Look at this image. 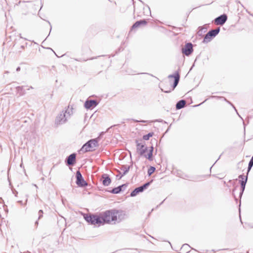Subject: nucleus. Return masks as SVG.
Here are the masks:
<instances>
[{"instance_id":"nucleus-1","label":"nucleus","mask_w":253,"mask_h":253,"mask_svg":"<svg viewBox=\"0 0 253 253\" xmlns=\"http://www.w3.org/2000/svg\"><path fill=\"white\" fill-rule=\"evenodd\" d=\"M101 224H110L111 222H115L118 218L121 220L122 216L124 215L123 211L121 210L113 209L107 210L99 213Z\"/></svg>"},{"instance_id":"nucleus-2","label":"nucleus","mask_w":253,"mask_h":253,"mask_svg":"<svg viewBox=\"0 0 253 253\" xmlns=\"http://www.w3.org/2000/svg\"><path fill=\"white\" fill-rule=\"evenodd\" d=\"M84 218L85 221L89 224H97L99 226L102 225L99 213L98 214L91 213L84 214Z\"/></svg>"},{"instance_id":"nucleus-3","label":"nucleus","mask_w":253,"mask_h":253,"mask_svg":"<svg viewBox=\"0 0 253 253\" xmlns=\"http://www.w3.org/2000/svg\"><path fill=\"white\" fill-rule=\"evenodd\" d=\"M98 146V138L91 139L83 145L80 151H84V152L91 151L94 150V148Z\"/></svg>"},{"instance_id":"nucleus-4","label":"nucleus","mask_w":253,"mask_h":253,"mask_svg":"<svg viewBox=\"0 0 253 253\" xmlns=\"http://www.w3.org/2000/svg\"><path fill=\"white\" fill-rule=\"evenodd\" d=\"M220 27H217L215 29L210 30L205 36L203 41V43H208L210 42L214 38H215L219 33Z\"/></svg>"},{"instance_id":"nucleus-5","label":"nucleus","mask_w":253,"mask_h":253,"mask_svg":"<svg viewBox=\"0 0 253 253\" xmlns=\"http://www.w3.org/2000/svg\"><path fill=\"white\" fill-rule=\"evenodd\" d=\"M153 180L147 182L143 185L135 188L130 194L131 197H135L139 193L143 192L151 184Z\"/></svg>"},{"instance_id":"nucleus-6","label":"nucleus","mask_w":253,"mask_h":253,"mask_svg":"<svg viewBox=\"0 0 253 253\" xmlns=\"http://www.w3.org/2000/svg\"><path fill=\"white\" fill-rule=\"evenodd\" d=\"M76 183L79 187H84L87 185V182L84 180L82 174L79 170L76 172Z\"/></svg>"},{"instance_id":"nucleus-7","label":"nucleus","mask_w":253,"mask_h":253,"mask_svg":"<svg viewBox=\"0 0 253 253\" xmlns=\"http://www.w3.org/2000/svg\"><path fill=\"white\" fill-rule=\"evenodd\" d=\"M135 143L136 144V149L139 154L141 156L144 155L148 151V147L145 146V143H139L137 140H135Z\"/></svg>"},{"instance_id":"nucleus-8","label":"nucleus","mask_w":253,"mask_h":253,"mask_svg":"<svg viewBox=\"0 0 253 253\" xmlns=\"http://www.w3.org/2000/svg\"><path fill=\"white\" fill-rule=\"evenodd\" d=\"M68 119V117L66 116V114H65L63 110L56 117L55 124L56 125H62L64 124Z\"/></svg>"},{"instance_id":"nucleus-9","label":"nucleus","mask_w":253,"mask_h":253,"mask_svg":"<svg viewBox=\"0 0 253 253\" xmlns=\"http://www.w3.org/2000/svg\"><path fill=\"white\" fill-rule=\"evenodd\" d=\"M193 51V44L191 42L186 43L181 49V52L186 56H189Z\"/></svg>"},{"instance_id":"nucleus-10","label":"nucleus","mask_w":253,"mask_h":253,"mask_svg":"<svg viewBox=\"0 0 253 253\" xmlns=\"http://www.w3.org/2000/svg\"><path fill=\"white\" fill-rule=\"evenodd\" d=\"M76 154L74 153L68 156L65 159V163L68 166H73L76 163Z\"/></svg>"},{"instance_id":"nucleus-11","label":"nucleus","mask_w":253,"mask_h":253,"mask_svg":"<svg viewBox=\"0 0 253 253\" xmlns=\"http://www.w3.org/2000/svg\"><path fill=\"white\" fill-rule=\"evenodd\" d=\"M128 184V183H126L125 184H122L121 185H119V186L114 187L109 192L112 194H119L120 192L125 191L126 187H127Z\"/></svg>"},{"instance_id":"nucleus-12","label":"nucleus","mask_w":253,"mask_h":253,"mask_svg":"<svg viewBox=\"0 0 253 253\" xmlns=\"http://www.w3.org/2000/svg\"><path fill=\"white\" fill-rule=\"evenodd\" d=\"M227 20V16L226 14H223L215 18L214 22L217 25H223Z\"/></svg>"},{"instance_id":"nucleus-13","label":"nucleus","mask_w":253,"mask_h":253,"mask_svg":"<svg viewBox=\"0 0 253 253\" xmlns=\"http://www.w3.org/2000/svg\"><path fill=\"white\" fill-rule=\"evenodd\" d=\"M98 104V102L94 99H87L84 104V107L87 109L95 107Z\"/></svg>"},{"instance_id":"nucleus-14","label":"nucleus","mask_w":253,"mask_h":253,"mask_svg":"<svg viewBox=\"0 0 253 253\" xmlns=\"http://www.w3.org/2000/svg\"><path fill=\"white\" fill-rule=\"evenodd\" d=\"M101 180L102 181V184L104 186H109L112 182L110 176L106 173H104L102 175L101 177Z\"/></svg>"},{"instance_id":"nucleus-15","label":"nucleus","mask_w":253,"mask_h":253,"mask_svg":"<svg viewBox=\"0 0 253 253\" xmlns=\"http://www.w3.org/2000/svg\"><path fill=\"white\" fill-rule=\"evenodd\" d=\"M130 166H127L126 165H123L122 167L121 168V169L123 170L124 171L123 173H122V172L119 171V174L117 175L116 176L117 178L118 179H120L122 178V177L126 175L129 170Z\"/></svg>"},{"instance_id":"nucleus-16","label":"nucleus","mask_w":253,"mask_h":253,"mask_svg":"<svg viewBox=\"0 0 253 253\" xmlns=\"http://www.w3.org/2000/svg\"><path fill=\"white\" fill-rule=\"evenodd\" d=\"M147 23V21L146 19H142L138 21H136L131 26V30H132L134 29L139 27L141 25H145Z\"/></svg>"},{"instance_id":"nucleus-17","label":"nucleus","mask_w":253,"mask_h":253,"mask_svg":"<svg viewBox=\"0 0 253 253\" xmlns=\"http://www.w3.org/2000/svg\"><path fill=\"white\" fill-rule=\"evenodd\" d=\"M209 27V24H205L203 26H200L198 28V31L197 32V34L199 36H202L203 34L205 33L207 30L208 27Z\"/></svg>"},{"instance_id":"nucleus-18","label":"nucleus","mask_w":253,"mask_h":253,"mask_svg":"<svg viewBox=\"0 0 253 253\" xmlns=\"http://www.w3.org/2000/svg\"><path fill=\"white\" fill-rule=\"evenodd\" d=\"M180 79H178V78L177 77L174 80L173 84H172V89L170 90H164L163 89L161 88V90L163 92H164L165 93H169L171 92V90H173L174 89V88L177 86V85L178 84V83L179 82Z\"/></svg>"},{"instance_id":"nucleus-19","label":"nucleus","mask_w":253,"mask_h":253,"mask_svg":"<svg viewBox=\"0 0 253 253\" xmlns=\"http://www.w3.org/2000/svg\"><path fill=\"white\" fill-rule=\"evenodd\" d=\"M186 104V102L184 99L179 100L176 104L175 108L176 110H180L183 108Z\"/></svg>"},{"instance_id":"nucleus-20","label":"nucleus","mask_w":253,"mask_h":253,"mask_svg":"<svg viewBox=\"0 0 253 253\" xmlns=\"http://www.w3.org/2000/svg\"><path fill=\"white\" fill-rule=\"evenodd\" d=\"M210 98H218V99H221V98H223L226 102H227L228 104H229L230 105H231L232 107L235 109V111L237 112V114L238 115V116L241 118V116L239 115V114L237 112V110H236V108L235 107V106H234V105L231 103L229 101L227 100L226 99V98H225L224 97H223V96H210Z\"/></svg>"},{"instance_id":"nucleus-21","label":"nucleus","mask_w":253,"mask_h":253,"mask_svg":"<svg viewBox=\"0 0 253 253\" xmlns=\"http://www.w3.org/2000/svg\"><path fill=\"white\" fill-rule=\"evenodd\" d=\"M239 182H240V185H241V189H240V194H239V198L241 199L245 189V187H246V181L245 182V181H243V180H239Z\"/></svg>"},{"instance_id":"nucleus-22","label":"nucleus","mask_w":253,"mask_h":253,"mask_svg":"<svg viewBox=\"0 0 253 253\" xmlns=\"http://www.w3.org/2000/svg\"><path fill=\"white\" fill-rule=\"evenodd\" d=\"M180 70L179 68L178 70L175 71L173 74H171L168 76V78H174V80L177 77L178 78V79H180Z\"/></svg>"},{"instance_id":"nucleus-23","label":"nucleus","mask_w":253,"mask_h":253,"mask_svg":"<svg viewBox=\"0 0 253 253\" xmlns=\"http://www.w3.org/2000/svg\"><path fill=\"white\" fill-rule=\"evenodd\" d=\"M17 91L18 92V93L20 95H23L26 93V91L24 89L23 86H19L16 87V88Z\"/></svg>"},{"instance_id":"nucleus-24","label":"nucleus","mask_w":253,"mask_h":253,"mask_svg":"<svg viewBox=\"0 0 253 253\" xmlns=\"http://www.w3.org/2000/svg\"><path fill=\"white\" fill-rule=\"evenodd\" d=\"M73 108H69V107L68 106V108L64 111V112L65 114H66V116L68 117V119L70 118L71 115L73 114Z\"/></svg>"},{"instance_id":"nucleus-25","label":"nucleus","mask_w":253,"mask_h":253,"mask_svg":"<svg viewBox=\"0 0 253 253\" xmlns=\"http://www.w3.org/2000/svg\"><path fill=\"white\" fill-rule=\"evenodd\" d=\"M43 211L42 210H39L38 212V219L36 221L35 224L36 226H37L39 224V220L41 219L43 217Z\"/></svg>"},{"instance_id":"nucleus-26","label":"nucleus","mask_w":253,"mask_h":253,"mask_svg":"<svg viewBox=\"0 0 253 253\" xmlns=\"http://www.w3.org/2000/svg\"><path fill=\"white\" fill-rule=\"evenodd\" d=\"M154 135V132H150L149 133H148V134H145V135H144L143 136V139L145 140H148L149 139V138L150 137H151L152 136H153Z\"/></svg>"},{"instance_id":"nucleus-27","label":"nucleus","mask_w":253,"mask_h":253,"mask_svg":"<svg viewBox=\"0 0 253 253\" xmlns=\"http://www.w3.org/2000/svg\"><path fill=\"white\" fill-rule=\"evenodd\" d=\"M143 156H144L146 159H147L150 161H152L153 159V153L151 152H148L147 155L144 154Z\"/></svg>"},{"instance_id":"nucleus-28","label":"nucleus","mask_w":253,"mask_h":253,"mask_svg":"<svg viewBox=\"0 0 253 253\" xmlns=\"http://www.w3.org/2000/svg\"><path fill=\"white\" fill-rule=\"evenodd\" d=\"M156 170V168L154 167L151 166L148 169L147 174L148 176L151 175L152 173L154 172Z\"/></svg>"},{"instance_id":"nucleus-29","label":"nucleus","mask_w":253,"mask_h":253,"mask_svg":"<svg viewBox=\"0 0 253 253\" xmlns=\"http://www.w3.org/2000/svg\"><path fill=\"white\" fill-rule=\"evenodd\" d=\"M249 172H247V174L246 176H245L244 174H241L239 176V178L240 179V180H243V181L247 182L248 180V175Z\"/></svg>"},{"instance_id":"nucleus-30","label":"nucleus","mask_w":253,"mask_h":253,"mask_svg":"<svg viewBox=\"0 0 253 253\" xmlns=\"http://www.w3.org/2000/svg\"><path fill=\"white\" fill-rule=\"evenodd\" d=\"M190 246L188 245L187 244H183L182 247H181V250H185L186 251V253H188L189 251H187L190 248Z\"/></svg>"},{"instance_id":"nucleus-31","label":"nucleus","mask_w":253,"mask_h":253,"mask_svg":"<svg viewBox=\"0 0 253 253\" xmlns=\"http://www.w3.org/2000/svg\"><path fill=\"white\" fill-rule=\"evenodd\" d=\"M253 166V156H252V158L251 159L250 161H249L248 167V172H249V171L251 170Z\"/></svg>"},{"instance_id":"nucleus-32","label":"nucleus","mask_w":253,"mask_h":253,"mask_svg":"<svg viewBox=\"0 0 253 253\" xmlns=\"http://www.w3.org/2000/svg\"><path fill=\"white\" fill-rule=\"evenodd\" d=\"M100 56H95V57H91L89 59H88V60H93V59H97L98 57H100ZM75 60L76 61H81V62H82V61H86L87 60V59H75Z\"/></svg>"},{"instance_id":"nucleus-33","label":"nucleus","mask_w":253,"mask_h":253,"mask_svg":"<svg viewBox=\"0 0 253 253\" xmlns=\"http://www.w3.org/2000/svg\"><path fill=\"white\" fill-rule=\"evenodd\" d=\"M12 193L15 195V196L17 197L18 194V192L15 189H12Z\"/></svg>"},{"instance_id":"nucleus-34","label":"nucleus","mask_w":253,"mask_h":253,"mask_svg":"<svg viewBox=\"0 0 253 253\" xmlns=\"http://www.w3.org/2000/svg\"><path fill=\"white\" fill-rule=\"evenodd\" d=\"M153 151H154V147H153V146H152L150 147V149L149 150V152H151L152 153H153Z\"/></svg>"},{"instance_id":"nucleus-35","label":"nucleus","mask_w":253,"mask_h":253,"mask_svg":"<svg viewBox=\"0 0 253 253\" xmlns=\"http://www.w3.org/2000/svg\"><path fill=\"white\" fill-rule=\"evenodd\" d=\"M141 74H147V75H149L152 77H154L153 75L151 74H149V73H140Z\"/></svg>"},{"instance_id":"nucleus-36","label":"nucleus","mask_w":253,"mask_h":253,"mask_svg":"<svg viewBox=\"0 0 253 253\" xmlns=\"http://www.w3.org/2000/svg\"><path fill=\"white\" fill-rule=\"evenodd\" d=\"M17 203H19V204H20L21 205H23V201H21V200L18 201Z\"/></svg>"},{"instance_id":"nucleus-37","label":"nucleus","mask_w":253,"mask_h":253,"mask_svg":"<svg viewBox=\"0 0 253 253\" xmlns=\"http://www.w3.org/2000/svg\"><path fill=\"white\" fill-rule=\"evenodd\" d=\"M235 190V188H234L233 190V195L234 196V198H235V200L236 201L237 200V199L236 198V196H235L234 194L233 193V192H234V191Z\"/></svg>"},{"instance_id":"nucleus-38","label":"nucleus","mask_w":253,"mask_h":253,"mask_svg":"<svg viewBox=\"0 0 253 253\" xmlns=\"http://www.w3.org/2000/svg\"><path fill=\"white\" fill-rule=\"evenodd\" d=\"M20 69H21V68H20V67H18L16 68V71H17V72H19V71H20Z\"/></svg>"},{"instance_id":"nucleus-39","label":"nucleus","mask_w":253,"mask_h":253,"mask_svg":"<svg viewBox=\"0 0 253 253\" xmlns=\"http://www.w3.org/2000/svg\"><path fill=\"white\" fill-rule=\"evenodd\" d=\"M207 100V99H206L204 102H203L202 103H200V104H198L197 105H196L195 106H200L201 104H203V103H204L205 102H206V101Z\"/></svg>"},{"instance_id":"nucleus-40","label":"nucleus","mask_w":253,"mask_h":253,"mask_svg":"<svg viewBox=\"0 0 253 253\" xmlns=\"http://www.w3.org/2000/svg\"><path fill=\"white\" fill-rule=\"evenodd\" d=\"M135 122H143V123L146 122V121H144V120H141V121H139L136 120V121H135Z\"/></svg>"},{"instance_id":"nucleus-41","label":"nucleus","mask_w":253,"mask_h":253,"mask_svg":"<svg viewBox=\"0 0 253 253\" xmlns=\"http://www.w3.org/2000/svg\"><path fill=\"white\" fill-rule=\"evenodd\" d=\"M194 66V63L193 64V65H192V67H191V68H190V71H190L192 69V68H193V67Z\"/></svg>"},{"instance_id":"nucleus-42","label":"nucleus","mask_w":253,"mask_h":253,"mask_svg":"<svg viewBox=\"0 0 253 253\" xmlns=\"http://www.w3.org/2000/svg\"><path fill=\"white\" fill-rule=\"evenodd\" d=\"M157 122H162V120L160 119V120H157Z\"/></svg>"},{"instance_id":"nucleus-43","label":"nucleus","mask_w":253,"mask_h":253,"mask_svg":"<svg viewBox=\"0 0 253 253\" xmlns=\"http://www.w3.org/2000/svg\"><path fill=\"white\" fill-rule=\"evenodd\" d=\"M27 201H28V199L27 198L26 200V201H25V205L27 204Z\"/></svg>"},{"instance_id":"nucleus-44","label":"nucleus","mask_w":253,"mask_h":253,"mask_svg":"<svg viewBox=\"0 0 253 253\" xmlns=\"http://www.w3.org/2000/svg\"><path fill=\"white\" fill-rule=\"evenodd\" d=\"M8 73H9L8 71H5L4 74H8Z\"/></svg>"},{"instance_id":"nucleus-45","label":"nucleus","mask_w":253,"mask_h":253,"mask_svg":"<svg viewBox=\"0 0 253 253\" xmlns=\"http://www.w3.org/2000/svg\"><path fill=\"white\" fill-rule=\"evenodd\" d=\"M148 9H149V12L150 14H151V10H150V8L148 7Z\"/></svg>"},{"instance_id":"nucleus-46","label":"nucleus","mask_w":253,"mask_h":253,"mask_svg":"<svg viewBox=\"0 0 253 253\" xmlns=\"http://www.w3.org/2000/svg\"><path fill=\"white\" fill-rule=\"evenodd\" d=\"M48 22L50 26V31H51V26L50 23L49 21Z\"/></svg>"},{"instance_id":"nucleus-47","label":"nucleus","mask_w":253,"mask_h":253,"mask_svg":"<svg viewBox=\"0 0 253 253\" xmlns=\"http://www.w3.org/2000/svg\"><path fill=\"white\" fill-rule=\"evenodd\" d=\"M21 48H24V45H21Z\"/></svg>"},{"instance_id":"nucleus-48","label":"nucleus","mask_w":253,"mask_h":253,"mask_svg":"<svg viewBox=\"0 0 253 253\" xmlns=\"http://www.w3.org/2000/svg\"><path fill=\"white\" fill-rule=\"evenodd\" d=\"M20 38L21 39H23L22 37L21 36V34H20Z\"/></svg>"},{"instance_id":"nucleus-49","label":"nucleus","mask_w":253,"mask_h":253,"mask_svg":"<svg viewBox=\"0 0 253 253\" xmlns=\"http://www.w3.org/2000/svg\"><path fill=\"white\" fill-rule=\"evenodd\" d=\"M165 200H164L163 201H162V202L161 203L160 205H161L162 204H163V202H164V201Z\"/></svg>"},{"instance_id":"nucleus-50","label":"nucleus","mask_w":253,"mask_h":253,"mask_svg":"<svg viewBox=\"0 0 253 253\" xmlns=\"http://www.w3.org/2000/svg\"><path fill=\"white\" fill-rule=\"evenodd\" d=\"M213 166H214V165H212L211 166V169H212V167H213Z\"/></svg>"},{"instance_id":"nucleus-51","label":"nucleus","mask_w":253,"mask_h":253,"mask_svg":"<svg viewBox=\"0 0 253 253\" xmlns=\"http://www.w3.org/2000/svg\"><path fill=\"white\" fill-rule=\"evenodd\" d=\"M213 166H214V165H212L211 166V169H212V167H213Z\"/></svg>"},{"instance_id":"nucleus-52","label":"nucleus","mask_w":253,"mask_h":253,"mask_svg":"<svg viewBox=\"0 0 253 253\" xmlns=\"http://www.w3.org/2000/svg\"><path fill=\"white\" fill-rule=\"evenodd\" d=\"M213 166H214V165H212L211 166V169H212V167H213Z\"/></svg>"},{"instance_id":"nucleus-53","label":"nucleus","mask_w":253,"mask_h":253,"mask_svg":"<svg viewBox=\"0 0 253 253\" xmlns=\"http://www.w3.org/2000/svg\"><path fill=\"white\" fill-rule=\"evenodd\" d=\"M213 166H214V165H212L211 166V169H212V167H213Z\"/></svg>"},{"instance_id":"nucleus-54","label":"nucleus","mask_w":253,"mask_h":253,"mask_svg":"<svg viewBox=\"0 0 253 253\" xmlns=\"http://www.w3.org/2000/svg\"><path fill=\"white\" fill-rule=\"evenodd\" d=\"M30 88H33V87L32 86H31L30 87Z\"/></svg>"},{"instance_id":"nucleus-55","label":"nucleus","mask_w":253,"mask_h":253,"mask_svg":"<svg viewBox=\"0 0 253 253\" xmlns=\"http://www.w3.org/2000/svg\"><path fill=\"white\" fill-rule=\"evenodd\" d=\"M224 184H226V182L225 181L224 182Z\"/></svg>"},{"instance_id":"nucleus-56","label":"nucleus","mask_w":253,"mask_h":253,"mask_svg":"<svg viewBox=\"0 0 253 253\" xmlns=\"http://www.w3.org/2000/svg\"><path fill=\"white\" fill-rule=\"evenodd\" d=\"M240 206H241V202L240 203L239 207H240Z\"/></svg>"},{"instance_id":"nucleus-57","label":"nucleus","mask_w":253,"mask_h":253,"mask_svg":"<svg viewBox=\"0 0 253 253\" xmlns=\"http://www.w3.org/2000/svg\"><path fill=\"white\" fill-rule=\"evenodd\" d=\"M247 253H249L248 252H247Z\"/></svg>"}]
</instances>
